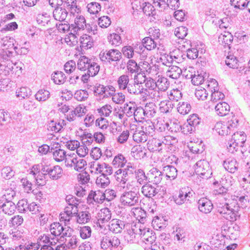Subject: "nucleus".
<instances>
[{"mask_svg":"<svg viewBox=\"0 0 250 250\" xmlns=\"http://www.w3.org/2000/svg\"><path fill=\"white\" fill-rule=\"evenodd\" d=\"M119 238L114 235H105L101 241V247L105 250H115L121 248Z\"/></svg>","mask_w":250,"mask_h":250,"instance_id":"0eeeda50","label":"nucleus"},{"mask_svg":"<svg viewBox=\"0 0 250 250\" xmlns=\"http://www.w3.org/2000/svg\"><path fill=\"white\" fill-rule=\"evenodd\" d=\"M195 171L203 179H207L210 177L211 174L209 163L205 160H200L196 163Z\"/></svg>","mask_w":250,"mask_h":250,"instance_id":"1a4fd4ad","label":"nucleus"},{"mask_svg":"<svg viewBox=\"0 0 250 250\" xmlns=\"http://www.w3.org/2000/svg\"><path fill=\"white\" fill-rule=\"evenodd\" d=\"M157 44L155 40L150 37H146L142 40V44L148 50L155 49Z\"/></svg>","mask_w":250,"mask_h":250,"instance_id":"8fccbe9b","label":"nucleus"},{"mask_svg":"<svg viewBox=\"0 0 250 250\" xmlns=\"http://www.w3.org/2000/svg\"><path fill=\"white\" fill-rule=\"evenodd\" d=\"M14 64L13 62L0 63V74L7 76L12 72Z\"/></svg>","mask_w":250,"mask_h":250,"instance_id":"49530a36","label":"nucleus"},{"mask_svg":"<svg viewBox=\"0 0 250 250\" xmlns=\"http://www.w3.org/2000/svg\"><path fill=\"white\" fill-rule=\"evenodd\" d=\"M238 202L235 206L233 203L220 204L217 206V212L227 220L233 222L240 216V207L243 208L246 206L249 198L247 195L237 197Z\"/></svg>","mask_w":250,"mask_h":250,"instance_id":"f257e3e1","label":"nucleus"},{"mask_svg":"<svg viewBox=\"0 0 250 250\" xmlns=\"http://www.w3.org/2000/svg\"><path fill=\"white\" fill-rule=\"evenodd\" d=\"M111 218V212L109 208H102L98 214V226L101 228L104 226V224L108 222Z\"/></svg>","mask_w":250,"mask_h":250,"instance_id":"dca6fc26","label":"nucleus"},{"mask_svg":"<svg viewBox=\"0 0 250 250\" xmlns=\"http://www.w3.org/2000/svg\"><path fill=\"white\" fill-rule=\"evenodd\" d=\"M139 192L135 190L124 192L120 196V200L124 206H133L138 203Z\"/></svg>","mask_w":250,"mask_h":250,"instance_id":"6e6552de","label":"nucleus"},{"mask_svg":"<svg viewBox=\"0 0 250 250\" xmlns=\"http://www.w3.org/2000/svg\"><path fill=\"white\" fill-rule=\"evenodd\" d=\"M99 57L102 62L111 63L113 62H119L122 58V55L119 50L111 49L102 50L99 54Z\"/></svg>","mask_w":250,"mask_h":250,"instance_id":"39448f33","label":"nucleus"},{"mask_svg":"<svg viewBox=\"0 0 250 250\" xmlns=\"http://www.w3.org/2000/svg\"><path fill=\"white\" fill-rule=\"evenodd\" d=\"M191 105L188 102H179L177 107L178 111L181 114H188L191 110Z\"/></svg>","mask_w":250,"mask_h":250,"instance_id":"bf43d9fd","label":"nucleus"},{"mask_svg":"<svg viewBox=\"0 0 250 250\" xmlns=\"http://www.w3.org/2000/svg\"><path fill=\"white\" fill-rule=\"evenodd\" d=\"M67 228L70 227H63L60 223L54 222L50 225V231L54 237L61 236V238H63V233H65Z\"/></svg>","mask_w":250,"mask_h":250,"instance_id":"a211bd4d","label":"nucleus"},{"mask_svg":"<svg viewBox=\"0 0 250 250\" xmlns=\"http://www.w3.org/2000/svg\"><path fill=\"white\" fill-rule=\"evenodd\" d=\"M124 221L119 219H113L109 225V229L114 233H121L125 228Z\"/></svg>","mask_w":250,"mask_h":250,"instance_id":"a878e982","label":"nucleus"},{"mask_svg":"<svg viewBox=\"0 0 250 250\" xmlns=\"http://www.w3.org/2000/svg\"><path fill=\"white\" fill-rule=\"evenodd\" d=\"M2 45L5 47L4 49V50H9L12 51V50H14L15 51H17V50L18 49V47L14 45L15 40L12 37H5L2 39Z\"/></svg>","mask_w":250,"mask_h":250,"instance_id":"2f4dec72","label":"nucleus"},{"mask_svg":"<svg viewBox=\"0 0 250 250\" xmlns=\"http://www.w3.org/2000/svg\"><path fill=\"white\" fill-rule=\"evenodd\" d=\"M50 92L45 89L39 90L35 94L36 99L39 101H45L50 97Z\"/></svg>","mask_w":250,"mask_h":250,"instance_id":"052dcab7","label":"nucleus"},{"mask_svg":"<svg viewBox=\"0 0 250 250\" xmlns=\"http://www.w3.org/2000/svg\"><path fill=\"white\" fill-rule=\"evenodd\" d=\"M86 7L88 12L92 14H98L101 9V5L96 2H92L88 4Z\"/></svg>","mask_w":250,"mask_h":250,"instance_id":"338daca9","label":"nucleus"},{"mask_svg":"<svg viewBox=\"0 0 250 250\" xmlns=\"http://www.w3.org/2000/svg\"><path fill=\"white\" fill-rule=\"evenodd\" d=\"M142 9L144 13L148 16H154L156 14L154 5H152L149 2H144L142 4Z\"/></svg>","mask_w":250,"mask_h":250,"instance_id":"4d7b16f0","label":"nucleus"},{"mask_svg":"<svg viewBox=\"0 0 250 250\" xmlns=\"http://www.w3.org/2000/svg\"><path fill=\"white\" fill-rule=\"evenodd\" d=\"M198 209L202 213L207 214L211 212L213 204L210 200L207 198H201L198 201Z\"/></svg>","mask_w":250,"mask_h":250,"instance_id":"f3484780","label":"nucleus"},{"mask_svg":"<svg viewBox=\"0 0 250 250\" xmlns=\"http://www.w3.org/2000/svg\"><path fill=\"white\" fill-rule=\"evenodd\" d=\"M16 94L17 98L22 100L29 97L31 95V91L29 88L22 86L17 89Z\"/></svg>","mask_w":250,"mask_h":250,"instance_id":"a19ab883","label":"nucleus"},{"mask_svg":"<svg viewBox=\"0 0 250 250\" xmlns=\"http://www.w3.org/2000/svg\"><path fill=\"white\" fill-rule=\"evenodd\" d=\"M127 69L131 74L140 73V63H137L133 60H129L126 64Z\"/></svg>","mask_w":250,"mask_h":250,"instance_id":"864d4df0","label":"nucleus"},{"mask_svg":"<svg viewBox=\"0 0 250 250\" xmlns=\"http://www.w3.org/2000/svg\"><path fill=\"white\" fill-rule=\"evenodd\" d=\"M144 83H145V85L146 90L151 92L156 89L157 88V84L156 82L153 79L149 77L146 78L145 77V79L144 80Z\"/></svg>","mask_w":250,"mask_h":250,"instance_id":"e2e57ef3","label":"nucleus"},{"mask_svg":"<svg viewBox=\"0 0 250 250\" xmlns=\"http://www.w3.org/2000/svg\"><path fill=\"white\" fill-rule=\"evenodd\" d=\"M73 229L67 228V230L63 233V238H65L66 242V246L71 249H74L78 246L79 238L76 235L74 234Z\"/></svg>","mask_w":250,"mask_h":250,"instance_id":"f8f14e48","label":"nucleus"},{"mask_svg":"<svg viewBox=\"0 0 250 250\" xmlns=\"http://www.w3.org/2000/svg\"><path fill=\"white\" fill-rule=\"evenodd\" d=\"M140 73L144 74H150L152 76L156 75L158 73V67L156 65L150 64L146 61L140 62Z\"/></svg>","mask_w":250,"mask_h":250,"instance_id":"2eb2a0df","label":"nucleus"},{"mask_svg":"<svg viewBox=\"0 0 250 250\" xmlns=\"http://www.w3.org/2000/svg\"><path fill=\"white\" fill-rule=\"evenodd\" d=\"M81 47L84 49L91 48L93 45V40L90 36L83 35L80 39Z\"/></svg>","mask_w":250,"mask_h":250,"instance_id":"473e14b6","label":"nucleus"},{"mask_svg":"<svg viewBox=\"0 0 250 250\" xmlns=\"http://www.w3.org/2000/svg\"><path fill=\"white\" fill-rule=\"evenodd\" d=\"M9 234L11 238L13 241L22 240L24 241L25 238L24 234L21 230L17 229L11 230L9 231Z\"/></svg>","mask_w":250,"mask_h":250,"instance_id":"5fc2aeb1","label":"nucleus"},{"mask_svg":"<svg viewBox=\"0 0 250 250\" xmlns=\"http://www.w3.org/2000/svg\"><path fill=\"white\" fill-rule=\"evenodd\" d=\"M238 60L234 55H229L228 56L225 60L227 65L232 68H237L238 67Z\"/></svg>","mask_w":250,"mask_h":250,"instance_id":"0e129e2a","label":"nucleus"},{"mask_svg":"<svg viewBox=\"0 0 250 250\" xmlns=\"http://www.w3.org/2000/svg\"><path fill=\"white\" fill-rule=\"evenodd\" d=\"M77 66L80 70L89 72L90 75H96L100 70V65L85 56H81L78 61Z\"/></svg>","mask_w":250,"mask_h":250,"instance_id":"7ed1b4c3","label":"nucleus"},{"mask_svg":"<svg viewBox=\"0 0 250 250\" xmlns=\"http://www.w3.org/2000/svg\"><path fill=\"white\" fill-rule=\"evenodd\" d=\"M135 179L137 182L141 185H144L148 182L147 177L146 175L144 170L141 169H137L136 172Z\"/></svg>","mask_w":250,"mask_h":250,"instance_id":"6e6d98bb","label":"nucleus"},{"mask_svg":"<svg viewBox=\"0 0 250 250\" xmlns=\"http://www.w3.org/2000/svg\"><path fill=\"white\" fill-rule=\"evenodd\" d=\"M223 166L226 170L234 173L238 169V164L235 159L229 158L224 161Z\"/></svg>","mask_w":250,"mask_h":250,"instance_id":"cd10ccee","label":"nucleus"},{"mask_svg":"<svg viewBox=\"0 0 250 250\" xmlns=\"http://www.w3.org/2000/svg\"><path fill=\"white\" fill-rule=\"evenodd\" d=\"M85 106L80 104L69 112L66 115V119L69 122L74 121L77 118L83 116L85 113Z\"/></svg>","mask_w":250,"mask_h":250,"instance_id":"4468645a","label":"nucleus"},{"mask_svg":"<svg viewBox=\"0 0 250 250\" xmlns=\"http://www.w3.org/2000/svg\"><path fill=\"white\" fill-rule=\"evenodd\" d=\"M143 109L147 118L154 117L156 113V106L153 102L147 103Z\"/></svg>","mask_w":250,"mask_h":250,"instance_id":"f704fd0d","label":"nucleus"},{"mask_svg":"<svg viewBox=\"0 0 250 250\" xmlns=\"http://www.w3.org/2000/svg\"><path fill=\"white\" fill-rule=\"evenodd\" d=\"M126 162L125 157L122 154L119 153L114 157L112 164L116 168L123 167Z\"/></svg>","mask_w":250,"mask_h":250,"instance_id":"ea45409f","label":"nucleus"},{"mask_svg":"<svg viewBox=\"0 0 250 250\" xmlns=\"http://www.w3.org/2000/svg\"><path fill=\"white\" fill-rule=\"evenodd\" d=\"M86 25V21L83 16H79L77 17L75 20V26L73 28L74 32L83 29Z\"/></svg>","mask_w":250,"mask_h":250,"instance_id":"603ef678","label":"nucleus"},{"mask_svg":"<svg viewBox=\"0 0 250 250\" xmlns=\"http://www.w3.org/2000/svg\"><path fill=\"white\" fill-rule=\"evenodd\" d=\"M146 153L147 150L145 147L137 145L132 148L131 154L135 159L138 160L146 157Z\"/></svg>","mask_w":250,"mask_h":250,"instance_id":"393cba45","label":"nucleus"},{"mask_svg":"<svg viewBox=\"0 0 250 250\" xmlns=\"http://www.w3.org/2000/svg\"><path fill=\"white\" fill-rule=\"evenodd\" d=\"M105 200V196L104 192L101 190L95 191L91 190L88 195L87 202L89 204L94 205L95 203L101 204Z\"/></svg>","mask_w":250,"mask_h":250,"instance_id":"ddd939ff","label":"nucleus"},{"mask_svg":"<svg viewBox=\"0 0 250 250\" xmlns=\"http://www.w3.org/2000/svg\"><path fill=\"white\" fill-rule=\"evenodd\" d=\"M167 165L163 166V173L164 176H165L167 180H173L177 176V170L176 168L171 164H178V159L174 155H171L167 159Z\"/></svg>","mask_w":250,"mask_h":250,"instance_id":"20e7f679","label":"nucleus"},{"mask_svg":"<svg viewBox=\"0 0 250 250\" xmlns=\"http://www.w3.org/2000/svg\"><path fill=\"white\" fill-rule=\"evenodd\" d=\"M185 189H182L179 191V195L174 198V201L177 205H181L185 203L186 200H188L190 197L192 196V193L190 191L187 192L184 191Z\"/></svg>","mask_w":250,"mask_h":250,"instance_id":"c756f323","label":"nucleus"},{"mask_svg":"<svg viewBox=\"0 0 250 250\" xmlns=\"http://www.w3.org/2000/svg\"><path fill=\"white\" fill-rule=\"evenodd\" d=\"M167 96L166 92L156 88L150 92V98L154 101H159L166 99Z\"/></svg>","mask_w":250,"mask_h":250,"instance_id":"79ce46f5","label":"nucleus"},{"mask_svg":"<svg viewBox=\"0 0 250 250\" xmlns=\"http://www.w3.org/2000/svg\"><path fill=\"white\" fill-rule=\"evenodd\" d=\"M141 226L139 222L134 223L131 225V228L127 230L125 237L126 240L130 244L134 243L140 238V232Z\"/></svg>","mask_w":250,"mask_h":250,"instance_id":"9b49d317","label":"nucleus"},{"mask_svg":"<svg viewBox=\"0 0 250 250\" xmlns=\"http://www.w3.org/2000/svg\"><path fill=\"white\" fill-rule=\"evenodd\" d=\"M174 107L172 102L168 100H162L159 104V109L161 113H167L171 111Z\"/></svg>","mask_w":250,"mask_h":250,"instance_id":"58836bf2","label":"nucleus"},{"mask_svg":"<svg viewBox=\"0 0 250 250\" xmlns=\"http://www.w3.org/2000/svg\"><path fill=\"white\" fill-rule=\"evenodd\" d=\"M239 123V120L234 115L228 122H219L214 125V129L220 135L225 136L230 134L236 128Z\"/></svg>","mask_w":250,"mask_h":250,"instance_id":"f03ea898","label":"nucleus"},{"mask_svg":"<svg viewBox=\"0 0 250 250\" xmlns=\"http://www.w3.org/2000/svg\"><path fill=\"white\" fill-rule=\"evenodd\" d=\"M148 176L149 180L155 185L160 183L164 177L163 171H160L156 167H153L149 170Z\"/></svg>","mask_w":250,"mask_h":250,"instance_id":"6ab92c4d","label":"nucleus"},{"mask_svg":"<svg viewBox=\"0 0 250 250\" xmlns=\"http://www.w3.org/2000/svg\"><path fill=\"white\" fill-rule=\"evenodd\" d=\"M112 107L109 104H105L97 109L99 115L101 116H109L112 112Z\"/></svg>","mask_w":250,"mask_h":250,"instance_id":"774afa93","label":"nucleus"},{"mask_svg":"<svg viewBox=\"0 0 250 250\" xmlns=\"http://www.w3.org/2000/svg\"><path fill=\"white\" fill-rule=\"evenodd\" d=\"M129 82V78L128 75L126 74H123L120 76L118 80L117 83L118 87L121 90H125L127 89Z\"/></svg>","mask_w":250,"mask_h":250,"instance_id":"3c124183","label":"nucleus"},{"mask_svg":"<svg viewBox=\"0 0 250 250\" xmlns=\"http://www.w3.org/2000/svg\"><path fill=\"white\" fill-rule=\"evenodd\" d=\"M68 15V12L65 8L57 6L53 10V16L54 18L60 21H63Z\"/></svg>","mask_w":250,"mask_h":250,"instance_id":"bb28decb","label":"nucleus"},{"mask_svg":"<svg viewBox=\"0 0 250 250\" xmlns=\"http://www.w3.org/2000/svg\"><path fill=\"white\" fill-rule=\"evenodd\" d=\"M147 147L149 150L162 152L164 151L162 143L160 137L153 138L147 142Z\"/></svg>","mask_w":250,"mask_h":250,"instance_id":"412c9836","label":"nucleus"},{"mask_svg":"<svg viewBox=\"0 0 250 250\" xmlns=\"http://www.w3.org/2000/svg\"><path fill=\"white\" fill-rule=\"evenodd\" d=\"M75 216H77V222L79 224H85L91 219V214L87 211L78 212Z\"/></svg>","mask_w":250,"mask_h":250,"instance_id":"c03bdc74","label":"nucleus"},{"mask_svg":"<svg viewBox=\"0 0 250 250\" xmlns=\"http://www.w3.org/2000/svg\"><path fill=\"white\" fill-rule=\"evenodd\" d=\"M141 191L145 197L152 198L158 193V189L147 182L142 186Z\"/></svg>","mask_w":250,"mask_h":250,"instance_id":"4be33fe9","label":"nucleus"},{"mask_svg":"<svg viewBox=\"0 0 250 250\" xmlns=\"http://www.w3.org/2000/svg\"><path fill=\"white\" fill-rule=\"evenodd\" d=\"M231 140L239 146H242L246 141V135L244 132H237L233 134Z\"/></svg>","mask_w":250,"mask_h":250,"instance_id":"c9c22d12","label":"nucleus"},{"mask_svg":"<svg viewBox=\"0 0 250 250\" xmlns=\"http://www.w3.org/2000/svg\"><path fill=\"white\" fill-rule=\"evenodd\" d=\"M64 2V6L67 8L71 14L80 12V2L76 0H62Z\"/></svg>","mask_w":250,"mask_h":250,"instance_id":"b1692460","label":"nucleus"},{"mask_svg":"<svg viewBox=\"0 0 250 250\" xmlns=\"http://www.w3.org/2000/svg\"><path fill=\"white\" fill-rule=\"evenodd\" d=\"M160 137L161 140L164 150L168 148L169 146L173 145L174 143L177 142L176 138L170 135L160 136Z\"/></svg>","mask_w":250,"mask_h":250,"instance_id":"37998d69","label":"nucleus"},{"mask_svg":"<svg viewBox=\"0 0 250 250\" xmlns=\"http://www.w3.org/2000/svg\"><path fill=\"white\" fill-rule=\"evenodd\" d=\"M42 170L45 175H47L49 178L53 180L60 179L62 176L63 171L62 168L60 166H54L51 164L43 165Z\"/></svg>","mask_w":250,"mask_h":250,"instance_id":"423d86ee","label":"nucleus"},{"mask_svg":"<svg viewBox=\"0 0 250 250\" xmlns=\"http://www.w3.org/2000/svg\"><path fill=\"white\" fill-rule=\"evenodd\" d=\"M108 176L109 175L101 174L96 179V185L102 188H105L107 187L110 182Z\"/></svg>","mask_w":250,"mask_h":250,"instance_id":"de8ad7c7","label":"nucleus"},{"mask_svg":"<svg viewBox=\"0 0 250 250\" xmlns=\"http://www.w3.org/2000/svg\"><path fill=\"white\" fill-rule=\"evenodd\" d=\"M52 80L54 83L57 84L63 83L66 80V76L62 71L54 72L51 76Z\"/></svg>","mask_w":250,"mask_h":250,"instance_id":"a18cd8bd","label":"nucleus"},{"mask_svg":"<svg viewBox=\"0 0 250 250\" xmlns=\"http://www.w3.org/2000/svg\"><path fill=\"white\" fill-rule=\"evenodd\" d=\"M133 139L137 143H145L147 140L148 137L142 129L138 128L133 134Z\"/></svg>","mask_w":250,"mask_h":250,"instance_id":"e433bc0d","label":"nucleus"},{"mask_svg":"<svg viewBox=\"0 0 250 250\" xmlns=\"http://www.w3.org/2000/svg\"><path fill=\"white\" fill-rule=\"evenodd\" d=\"M140 223V238H142L143 241L146 244L152 245L155 242L156 236L155 233L152 229L146 227L144 223Z\"/></svg>","mask_w":250,"mask_h":250,"instance_id":"9d476101","label":"nucleus"},{"mask_svg":"<svg viewBox=\"0 0 250 250\" xmlns=\"http://www.w3.org/2000/svg\"><path fill=\"white\" fill-rule=\"evenodd\" d=\"M162 126L160 127L161 131L167 130L171 133H177L181 131V125L180 123L176 121H170V123H165L162 125Z\"/></svg>","mask_w":250,"mask_h":250,"instance_id":"aec40b11","label":"nucleus"},{"mask_svg":"<svg viewBox=\"0 0 250 250\" xmlns=\"http://www.w3.org/2000/svg\"><path fill=\"white\" fill-rule=\"evenodd\" d=\"M108 40L110 44L115 46L120 45L122 42L120 36L116 33H113L108 36Z\"/></svg>","mask_w":250,"mask_h":250,"instance_id":"680f3d73","label":"nucleus"},{"mask_svg":"<svg viewBox=\"0 0 250 250\" xmlns=\"http://www.w3.org/2000/svg\"><path fill=\"white\" fill-rule=\"evenodd\" d=\"M14 57L12 50L2 49L0 51V63L12 62L11 59Z\"/></svg>","mask_w":250,"mask_h":250,"instance_id":"72a5a7b5","label":"nucleus"},{"mask_svg":"<svg viewBox=\"0 0 250 250\" xmlns=\"http://www.w3.org/2000/svg\"><path fill=\"white\" fill-rule=\"evenodd\" d=\"M157 88L162 91L166 92L167 90L169 87V83L167 79L165 77L159 78L156 82Z\"/></svg>","mask_w":250,"mask_h":250,"instance_id":"13d9d810","label":"nucleus"},{"mask_svg":"<svg viewBox=\"0 0 250 250\" xmlns=\"http://www.w3.org/2000/svg\"><path fill=\"white\" fill-rule=\"evenodd\" d=\"M219 42L224 47H228L230 49L231 43L233 41V36L229 32H225L219 37Z\"/></svg>","mask_w":250,"mask_h":250,"instance_id":"7c9ffc66","label":"nucleus"},{"mask_svg":"<svg viewBox=\"0 0 250 250\" xmlns=\"http://www.w3.org/2000/svg\"><path fill=\"white\" fill-rule=\"evenodd\" d=\"M215 110L218 115L224 116L229 113L230 106L226 102H220L215 105Z\"/></svg>","mask_w":250,"mask_h":250,"instance_id":"c85d7f7f","label":"nucleus"},{"mask_svg":"<svg viewBox=\"0 0 250 250\" xmlns=\"http://www.w3.org/2000/svg\"><path fill=\"white\" fill-rule=\"evenodd\" d=\"M43 173L44 172L41 169L40 173L34 176L37 184L39 186L45 185L48 181L47 178L48 177H47V175H45Z\"/></svg>","mask_w":250,"mask_h":250,"instance_id":"69168bd1","label":"nucleus"},{"mask_svg":"<svg viewBox=\"0 0 250 250\" xmlns=\"http://www.w3.org/2000/svg\"><path fill=\"white\" fill-rule=\"evenodd\" d=\"M2 211L5 214L11 215L14 213L16 206L12 201H6L2 208Z\"/></svg>","mask_w":250,"mask_h":250,"instance_id":"09e8293b","label":"nucleus"},{"mask_svg":"<svg viewBox=\"0 0 250 250\" xmlns=\"http://www.w3.org/2000/svg\"><path fill=\"white\" fill-rule=\"evenodd\" d=\"M181 74L182 69L177 66H171L167 71V76L173 79H177Z\"/></svg>","mask_w":250,"mask_h":250,"instance_id":"4c0bfd02","label":"nucleus"},{"mask_svg":"<svg viewBox=\"0 0 250 250\" xmlns=\"http://www.w3.org/2000/svg\"><path fill=\"white\" fill-rule=\"evenodd\" d=\"M59 144L57 143L55 148L52 147L50 151L53 153L54 160L57 162H62L65 158L66 152L62 149L60 148Z\"/></svg>","mask_w":250,"mask_h":250,"instance_id":"5701e85b","label":"nucleus"}]
</instances>
